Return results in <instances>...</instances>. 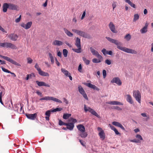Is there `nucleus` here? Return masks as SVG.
<instances>
[{
    "label": "nucleus",
    "mask_w": 153,
    "mask_h": 153,
    "mask_svg": "<svg viewBox=\"0 0 153 153\" xmlns=\"http://www.w3.org/2000/svg\"><path fill=\"white\" fill-rule=\"evenodd\" d=\"M40 100H45L46 101L51 100L54 102L62 103V102L61 100H59L57 98L54 97H52L46 96L45 97H42L39 99Z\"/></svg>",
    "instance_id": "f03ea898"
},
{
    "label": "nucleus",
    "mask_w": 153,
    "mask_h": 153,
    "mask_svg": "<svg viewBox=\"0 0 153 153\" xmlns=\"http://www.w3.org/2000/svg\"><path fill=\"white\" fill-rule=\"evenodd\" d=\"M51 112V109L47 111L45 113V115L47 116L50 117Z\"/></svg>",
    "instance_id": "58836bf2"
},
{
    "label": "nucleus",
    "mask_w": 153,
    "mask_h": 153,
    "mask_svg": "<svg viewBox=\"0 0 153 153\" xmlns=\"http://www.w3.org/2000/svg\"><path fill=\"white\" fill-rule=\"evenodd\" d=\"M83 97L86 100H88V98L87 95V94L85 93H84V94H82Z\"/></svg>",
    "instance_id": "052dcab7"
},
{
    "label": "nucleus",
    "mask_w": 153,
    "mask_h": 153,
    "mask_svg": "<svg viewBox=\"0 0 153 153\" xmlns=\"http://www.w3.org/2000/svg\"><path fill=\"white\" fill-rule=\"evenodd\" d=\"M3 11L4 12H6L7 11V9H9V4L7 3H4L3 5Z\"/></svg>",
    "instance_id": "4be33fe9"
},
{
    "label": "nucleus",
    "mask_w": 153,
    "mask_h": 153,
    "mask_svg": "<svg viewBox=\"0 0 153 153\" xmlns=\"http://www.w3.org/2000/svg\"><path fill=\"white\" fill-rule=\"evenodd\" d=\"M9 9L12 10H17L18 7L17 5L9 3Z\"/></svg>",
    "instance_id": "f3484780"
},
{
    "label": "nucleus",
    "mask_w": 153,
    "mask_h": 153,
    "mask_svg": "<svg viewBox=\"0 0 153 153\" xmlns=\"http://www.w3.org/2000/svg\"><path fill=\"white\" fill-rule=\"evenodd\" d=\"M65 126L67 127V128H68V130L71 131L73 130L74 128V124H73V123H66V124H65Z\"/></svg>",
    "instance_id": "a211bd4d"
},
{
    "label": "nucleus",
    "mask_w": 153,
    "mask_h": 153,
    "mask_svg": "<svg viewBox=\"0 0 153 153\" xmlns=\"http://www.w3.org/2000/svg\"><path fill=\"white\" fill-rule=\"evenodd\" d=\"M114 108L115 109H117L119 111H121L122 110V108L119 106H115L114 107Z\"/></svg>",
    "instance_id": "e2e57ef3"
},
{
    "label": "nucleus",
    "mask_w": 153,
    "mask_h": 153,
    "mask_svg": "<svg viewBox=\"0 0 153 153\" xmlns=\"http://www.w3.org/2000/svg\"><path fill=\"white\" fill-rule=\"evenodd\" d=\"M85 85L87 86L90 88H92L94 90H96L97 91H99V89L97 88L94 85H93L90 83H85L84 84Z\"/></svg>",
    "instance_id": "4468645a"
},
{
    "label": "nucleus",
    "mask_w": 153,
    "mask_h": 153,
    "mask_svg": "<svg viewBox=\"0 0 153 153\" xmlns=\"http://www.w3.org/2000/svg\"><path fill=\"white\" fill-rule=\"evenodd\" d=\"M1 68L2 70L4 72L7 73H11V72L4 68L1 67Z\"/></svg>",
    "instance_id": "c03bdc74"
},
{
    "label": "nucleus",
    "mask_w": 153,
    "mask_h": 153,
    "mask_svg": "<svg viewBox=\"0 0 153 153\" xmlns=\"http://www.w3.org/2000/svg\"><path fill=\"white\" fill-rule=\"evenodd\" d=\"M78 71L81 73H83V71L82 70V66L81 64H80L78 66Z\"/></svg>",
    "instance_id": "ea45409f"
},
{
    "label": "nucleus",
    "mask_w": 153,
    "mask_h": 153,
    "mask_svg": "<svg viewBox=\"0 0 153 153\" xmlns=\"http://www.w3.org/2000/svg\"><path fill=\"white\" fill-rule=\"evenodd\" d=\"M105 62L106 64L108 65H110L111 64V61L110 60L106 59L105 61Z\"/></svg>",
    "instance_id": "4d7b16f0"
},
{
    "label": "nucleus",
    "mask_w": 153,
    "mask_h": 153,
    "mask_svg": "<svg viewBox=\"0 0 153 153\" xmlns=\"http://www.w3.org/2000/svg\"><path fill=\"white\" fill-rule=\"evenodd\" d=\"M32 75H33L34 74H28L27 75V77L25 78V79L26 80H27L30 78H31V77L32 76Z\"/></svg>",
    "instance_id": "37998d69"
},
{
    "label": "nucleus",
    "mask_w": 153,
    "mask_h": 153,
    "mask_svg": "<svg viewBox=\"0 0 153 153\" xmlns=\"http://www.w3.org/2000/svg\"><path fill=\"white\" fill-rule=\"evenodd\" d=\"M130 141L132 142H134L135 143H140V141L139 140H136L134 139L133 140H130Z\"/></svg>",
    "instance_id": "8fccbe9b"
},
{
    "label": "nucleus",
    "mask_w": 153,
    "mask_h": 153,
    "mask_svg": "<svg viewBox=\"0 0 153 153\" xmlns=\"http://www.w3.org/2000/svg\"><path fill=\"white\" fill-rule=\"evenodd\" d=\"M61 70L62 72L64 74V75L66 76H68V75L70 74V73H69V72L68 71H67L64 68H62L61 69Z\"/></svg>",
    "instance_id": "c85d7f7f"
},
{
    "label": "nucleus",
    "mask_w": 153,
    "mask_h": 153,
    "mask_svg": "<svg viewBox=\"0 0 153 153\" xmlns=\"http://www.w3.org/2000/svg\"><path fill=\"white\" fill-rule=\"evenodd\" d=\"M62 108H56L51 109V112H54L56 111H62Z\"/></svg>",
    "instance_id": "f704fd0d"
},
{
    "label": "nucleus",
    "mask_w": 153,
    "mask_h": 153,
    "mask_svg": "<svg viewBox=\"0 0 153 153\" xmlns=\"http://www.w3.org/2000/svg\"><path fill=\"white\" fill-rule=\"evenodd\" d=\"M131 35L129 34H128L125 36L124 38H131Z\"/></svg>",
    "instance_id": "338daca9"
},
{
    "label": "nucleus",
    "mask_w": 153,
    "mask_h": 153,
    "mask_svg": "<svg viewBox=\"0 0 153 153\" xmlns=\"http://www.w3.org/2000/svg\"><path fill=\"white\" fill-rule=\"evenodd\" d=\"M27 62L29 64H31L33 62V60L30 57L27 58Z\"/></svg>",
    "instance_id": "3c124183"
},
{
    "label": "nucleus",
    "mask_w": 153,
    "mask_h": 153,
    "mask_svg": "<svg viewBox=\"0 0 153 153\" xmlns=\"http://www.w3.org/2000/svg\"><path fill=\"white\" fill-rule=\"evenodd\" d=\"M64 30L65 33L70 37H72L73 36V34L71 32L69 31L66 28H64Z\"/></svg>",
    "instance_id": "a878e982"
},
{
    "label": "nucleus",
    "mask_w": 153,
    "mask_h": 153,
    "mask_svg": "<svg viewBox=\"0 0 153 153\" xmlns=\"http://www.w3.org/2000/svg\"><path fill=\"white\" fill-rule=\"evenodd\" d=\"M72 31L73 32L77 34L78 35H79V32L80 31L79 30H78L76 29H72Z\"/></svg>",
    "instance_id": "49530a36"
},
{
    "label": "nucleus",
    "mask_w": 153,
    "mask_h": 153,
    "mask_svg": "<svg viewBox=\"0 0 153 153\" xmlns=\"http://www.w3.org/2000/svg\"><path fill=\"white\" fill-rule=\"evenodd\" d=\"M148 25L147 23L145 24L144 27L140 30V32L142 33H144L147 31Z\"/></svg>",
    "instance_id": "5701e85b"
},
{
    "label": "nucleus",
    "mask_w": 153,
    "mask_h": 153,
    "mask_svg": "<svg viewBox=\"0 0 153 153\" xmlns=\"http://www.w3.org/2000/svg\"><path fill=\"white\" fill-rule=\"evenodd\" d=\"M84 109L85 112L88 111L90 112L92 114L94 115L98 118H100V116L97 114V113L93 109L89 107H86L85 105H84Z\"/></svg>",
    "instance_id": "423d86ee"
},
{
    "label": "nucleus",
    "mask_w": 153,
    "mask_h": 153,
    "mask_svg": "<svg viewBox=\"0 0 153 153\" xmlns=\"http://www.w3.org/2000/svg\"><path fill=\"white\" fill-rule=\"evenodd\" d=\"M0 56L4 59L7 60V61L10 62L11 63L14 64L16 65H17L18 66H21V65L19 64V63L13 60L12 59L9 58V57H8L7 56H3L1 55H0Z\"/></svg>",
    "instance_id": "0eeeda50"
},
{
    "label": "nucleus",
    "mask_w": 153,
    "mask_h": 153,
    "mask_svg": "<svg viewBox=\"0 0 153 153\" xmlns=\"http://www.w3.org/2000/svg\"><path fill=\"white\" fill-rule=\"evenodd\" d=\"M108 27L114 33H116L117 32L116 30L115 27L113 23L112 22H110L109 25Z\"/></svg>",
    "instance_id": "9d476101"
},
{
    "label": "nucleus",
    "mask_w": 153,
    "mask_h": 153,
    "mask_svg": "<svg viewBox=\"0 0 153 153\" xmlns=\"http://www.w3.org/2000/svg\"><path fill=\"white\" fill-rule=\"evenodd\" d=\"M109 126L110 127L111 129L114 131L116 129L114 126H112L111 124H109Z\"/></svg>",
    "instance_id": "0e129e2a"
},
{
    "label": "nucleus",
    "mask_w": 153,
    "mask_h": 153,
    "mask_svg": "<svg viewBox=\"0 0 153 153\" xmlns=\"http://www.w3.org/2000/svg\"><path fill=\"white\" fill-rule=\"evenodd\" d=\"M32 24V22L31 21L28 22L26 24L22 23L21 24V26L26 29L30 28Z\"/></svg>",
    "instance_id": "1a4fd4ad"
},
{
    "label": "nucleus",
    "mask_w": 153,
    "mask_h": 153,
    "mask_svg": "<svg viewBox=\"0 0 153 153\" xmlns=\"http://www.w3.org/2000/svg\"><path fill=\"white\" fill-rule=\"evenodd\" d=\"M108 39L110 42L116 45L117 46V48L122 51L128 53L132 54H136L137 53V51L134 50L121 46L120 45H121V43L116 39Z\"/></svg>",
    "instance_id": "f257e3e1"
},
{
    "label": "nucleus",
    "mask_w": 153,
    "mask_h": 153,
    "mask_svg": "<svg viewBox=\"0 0 153 153\" xmlns=\"http://www.w3.org/2000/svg\"><path fill=\"white\" fill-rule=\"evenodd\" d=\"M0 47L6 48H9L12 49H14L16 48V46L14 45L11 43L9 42H0Z\"/></svg>",
    "instance_id": "20e7f679"
},
{
    "label": "nucleus",
    "mask_w": 153,
    "mask_h": 153,
    "mask_svg": "<svg viewBox=\"0 0 153 153\" xmlns=\"http://www.w3.org/2000/svg\"><path fill=\"white\" fill-rule=\"evenodd\" d=\"M141 115L143 117H147V118L146 119V121L148 120L149 119V117L147 115L146 113H142L141 114Z\"/></svg>",
    "instance_id": "4c0bfd02"
},
{
    "label": "nucleus",
    "mask_w": 153,
    "mask_h": 153,
    "mask_svg": "<svg viewBox=\"0 0 153 153\" xmlns=\"http://www.w3.org/2000/svg\"><path fill=\"white\" fill-rule=\"evenodd\" d=\"M63 53L64 56L66 57L67 56L68 51L67 49H64L63 50Z\"/></svg>",
    "instance_id": "e433bc0d"
},
{
    "label": "nucleus",
    "mask_w": 153,
    "mask_h": 153,
    "mask_svg": "<svg viewBox=\"0 0 153 153\" xmlns=\"http://www.w3.org/2000/svg\"><path fill=\"white\" fill-rule=\"evenodd\" d=\"M99 135L100 138L102 140H103L105 139V136L103 131H100L99 133Z\"/></svg>",
    "instance_id": "b1692460"
},
{
    "label": "nucleus",
    "mask_w": 153,
    "mask_h": 153,
    "mask_svg": "<svg viewBox=\"0 0 153 153\" xmlns=\"http://www.w3.org/2000/svg\"><path fill=\"white\" fill-rule=\"evenodd\" d=\"M78 90L81 94H82L85 93V91L81 85H79L78 87Z\"/></svg>",
    "instance_id": "7c9ffc66"
},
{
    "label": "nucleus",
    "mask_w": 153,
    "mask_h": 153,
    "mask_svg": "<svg viewBox=\"0 0 153 153\" xmlns=\"http://www.w3.org/2000/svg\"><path fill=\"white\" fill-rule=\"evenodd\" d=\"M115 134H116V135H120V133H119L118 130L116 129L115 130H114V131Z\"/></svg>",
    "instance_id": "69168bd1"
},
{
    "label": "nucleus",
    "mask_w": 153,
    "mask_h": 153,
    "mask_svg": "<svg viewBox=\"0 0 153 153\" xmlns=\"http://www.w3.org/2000/svg\"><path fill=\"white\" fill-rule=\"evenodd\" d=\"M112 124L116 126H117L123 130H125V128L123 127L122 125L118 122L114 121L112 122Z\"/></svg>",
    "instance_id": "2eb2a0df"
},
{
    "label": "nucleus",
    "mask_w": 153,
    "mask_h": 153,
    "mask_svg": "<svg viewBox=\"0 0 153 153\" xmlns=\"http://www.w3.org/2000/svg\"><path fill=\"white\" fill-rule=\"evenodd\" d=\"M112 6L113 7V10H114L116 6V3L114 2L112 4Z\"/></svg>",
    "instance_id": "774afa93"
},
{
    "label": "nucleus",
    "mask_w": 153,
    "mask_h": 153,
    "mask_svg": "<svg viewBox=\"0 0 153 153\" xmlns=\"http://www.w3.org/2000/svg\"><path fill=\"white\" fill-rule=\"evenodd\" d=\"M10 38H15L16 37H18L17 35L15 34H10L9 36Z\"/></svg>",
    "instance_id": "a19ab883"
},
{
    "label": "nucleus",
    "mask_w": 153,
    "mask_h": 153,
    "mask_svg": "<svg viewBox=\"0 0 153 153\" xmlns=\"http://www.w3.org/2000/svg\"><path fill=\"white\" fill-rule=\"evenodd\" d=\"M71 114H64L63 115V118L64 119H67L69 117L71 116Z\"/></svg>",
    "instance_id": "2f4dec72"
},
{
    "label": "nucleus",
    "mask_w": 153,
    "mask_h": 153,
    "mask_svg": "<svg viewBox=\"0 0 153 153\" xmlns=\"http://www.w3.org/2000/svg\"><path fill=\"white\" fill-rule=\"evenodd\" d=\"M78 35L83 37L86 38H88L89 37L88 34H87L85 32L81 30H80Z\"/></svg>",
    "instance_id": "412c9836"
},
{
    "label": "nucleus",
    "mask_w": 153,
    "mask_h": 153,
    "mask_svg": "<svg viewBox=\"0 0 153 153\" xmlns=\"http://www.w3.org/2000/svg\"><path fill=\"white\" fill-rule=\"evenodd\" d=\"M86 10H85L83 12V13H82V17H81V20L83 19H84V18L85 17V14H86Z\"/></svg>",
    "instance_id": "13d9d810"
},
{
    "label": "nucleus",
    "mask_w": 153,
    "mask_h": 153,
    "mask_svg": "<svg viewBox=\"0 0 153 153\" xmlns=\"http://www.w3.org/2000/svg\"><path fill=\"white\" fill-rule=\"evenodd\" d=\"M126 101L130 104H132L133 103V101L131 96L129 94H127L126 95Z\"/></svg>",
    "instance_id": "6ab92c4d"
},
{
    "label": "nucleus",
    "mask_w": 153,
    "mask_h": 153,
    "mask_svg": "<svg viewBox=\"0 0 153 153\" xmlns=\"http://www.w3.org/2000/svg\"><path fill=\"white\" fill-rule=\"evenodd\" d=\"M106 103L108 104L112 105H123L122 103L117 101H109L107 102Z\"/></svg>",
    "instance_id": "dca6fc26"
},
{
    "label": "nucleus",
    "mask_w": 153,
    "mask_h": 153,
    "mask_svg": "<svg viewBox=\"0 0 153 153\" xmlns=\"http://www.w3.org/2000/svg\"><path fill=\"white\" fill-rule=\"evenodd\" d=\"M2 92H0V102L2 105H4V103L2 100Z\"/></svg>",
    "instance_id": "864d4df0"
},
{
    "label": "nucleus",
    "mask_w": 153,
    "mask_h": 153,
    "mask_svg": "<svg viewBox=\"0 0 153 153\" xmlns=\"http://www.w3.org/2000/svg\"><path fill=\"white\" fill-rule=\"evenodd\" d=\"M136 137L138 139L137 140H139L140 141L141 140H143L142 136L140 134H137L136 136Z\"/></svg>",
    "instance_id": "79ce46f5"
},
{
    "label": "nucleus",
    "mask_w": 153,
    "mask_h": 153,
    "mask_svg": "<svg viewBox=\"0 0 153 153\" xmlns=\"http://www.w3.org/2000/svg\"><path fill=\"white\" fill-rule=\"evenodd\" d=\"M72 31L73 32L77 34L78 35H79V32L80 31L79 30H78L76 29H72Z\"/></svg>",
    "instance_id": "a18cd8bd"
},
{
    "label": "nucleus",
    "mask_w": 153,
    "mask_h": 153,
    "mask_svg": "<svg viewBox=\"0 0 153 153\" xmlns=\"http://www.w3.org/2000/svg\"><path fill=\"white\" fill-rule=\"evenodd\" d=\"M111 82L112 83H115L119 85H120L122 84L121 82L118 77H116L113 78L111 81Z\"/></svg>",
    "instance_id": "9b49d317"
},
{
    "label": "nucleus",
    "mask_w": 153,
    "mask_h": 153,
    "mask_svg": "<svg viewBox=\"0 0 153 153\" xmlns=\"http://www.w3.org/2000/svg\"><path fill=\"white\" fill-rule=\"evenodd\" d=\"M90 49L93 55L96 56L98 58H102V56L99 54L98 52L93 48L91 47Z\"/></svg>",
    "instance_id": "6e6552de"
},
{
    "label": "nucleus",
    "mask_w": 153,
    "mask_h": 153,
    "mask_svg": "<svg viewBox=\"0 0 153 153\" xmlns=\"http://www.w3.org/2000/svg\"><path fill=\"white\" fill-rule=\"evenodd\" d=\"M77 128L78 130L81 132L85 131V128L84 126L82 124H79L77 126Z\"/></svg>",
    "instance_id": "aec40b11"
},
{
    "label": "nucleus",
    "mask_w": 153,
    "mask_h": 153,
    "mask_svg": "<svg viewBox=\"0 0 153 153\" xmlns=\"http://www.w3.org/2000/svg\"><path fill=\"white\" fill-rule=\"evenodd\" d=\"M69 121L71 122L70 123H73V124H74L77 122V121L75 119H74L73 118L71 117L70 118Z\"/></svg>",
    "instance_id": "473e14b6"
},
{
    "label": "nucleus",
    "mask_w": 153,
    "mask_h": 153,
    "mask_svg": "<svg viewBox=\"0 0 153 153\" xmlns=\"http://www.w3.org/2000/svg\"><path fill=\"white\" fill-rule=\"evenodd\" d=\"M62 44V42L56 40L53 42V44L54 45H60Z\"/></svg>",
    "instance_id": "c756f323"
},
{
    "label": "nucleus",
    "mask_w": 153,
    "mask_h": 153,
    "mask_svg": "<svg viewBox=\"0 0 153 153\" xmlns=\"http://www.w3.org/2000/svg\"><path fill=\"white\" fill-rule=\"evenodd\" d=\"M125 1L126 3H128L130 6H131V5L133 3L130 0H125Z\"/></svg>",
    "instance_id": "680f3d73"
},
{
    "label": "nucleus",
    "mask_w": 153,
    "mask_h": 153,
    "mask_svg": "<svg viewBox=\"0 0 153 153\" xmlns=\"http://www.w3.org/2000/svg\"><path fill=\"white\" fill-rule=\"evenodd\" d=\"M102 75L103 77L105 78L106 76V71L105 70H103L102 71Z\"/></svg>",
    "instance_id": "6e6d98bb"
},
{
    "label": "nucleus",
    "mask_w": 153,
    "mask_h": 153,
    "mask_svg": "<svg viewBox=\"0 0 153 153\" xmlns=\"http://www.w3.org/2000/svg\"><path fill=\"white\" fill-rule=\"evenodd\" d=\"M35 67L37 70L38 72L41 70V69L40 68L39 66L37 63L36 64L35 66Z\"/></svg>",
    "instance_id": "de8ad7c7"
},
{
    "label": "nucleus",
    "mask_w": 153,
    "mask_h": 153,
    "mask_svg": "<svg viewBox=\"0 0 153 153\" xmlns=\"http://www.w3.org/2000/svg\"><path fill=\"white\" fill-rule=\"evenodd\" d=\"M21 18V15H20L18 18L16 19L15 20V22L16 23H18V22H19L20 21Z\"/></svg>",
    "instance_id": "bf43d9fd"
},
{
    "label": "nucleus",
    "mask_w": 153,
    "mask_h": 153,
    "mask_svg": "<svg viewBox=\"0 0 153 153\" xmlns=\"http://www.w3.org/2000/svg\"><path fill=\"white\" fill-rule=\"evenodd\" d=\"M36 82L39 86H45L48 87H50V85L49 84H46L44 82L39 81H36Z\"/></svg>",
    "instance_id": "ddd939ff"
},
{
    "label": "nucleus",
    "mask_w": 153,
    "mask_h": 153,
    "mask_svg": "<svg viewBox=\"0 0 153 153\" xmlns=\"http://www.w3.org/2000/svg\"><path fill=\"white\" fill-rule=\"evenodd\" d=\"M2 92H0V102L2 105H4V103L2 100Z\"/></svg>",
    "instance_id": "5fc2aeb1"
},
{
    "label": "nucleus",
    "mask_w": 153,
    "mask_h": 153,
    "mask_svg": "<svg viewBox=\"0 0 153 153\" xmlns=\"http://www.w3.org/2000/svg\"><path fill=\"white\" fill-rule=\"evenodd\" d=\"M139 16L138 14H135L134 15V17L133 19L134 22H135L139 18Z\"/></svg>",
    "instance_id": "c9c22d12"
},
{
    "label": "nucleus",
    "mask_w": 153,
    "mask_h": 153,
    "mask_svg": "<svg viewBox=\"0 0 153 153\" xmlns=\"http://www.w3.org/2000/svg\"><path fill=\"white\" fill-rule=\"evenodd\" d=\"M82 60L85 63L86 65H88L90 63V61L88 59H87L86 58L84 57H82Z\"/></svg>",
    "instance_id": "72a5a7b5"
},
{
    "label": "nucleus",
    "mask_w": 153,
    "mask_h": 153,
    "mask_svg": "<svg viewBox=\"0 0 153 153\" xmlns=\"http://www.w3.org/2000/svg\"><path fill=\"white\" fill-rule=\"evenodd\" d=\"M79 135L82 138H85L87 136L88 134L86 132L83 131L80 133Z\"/></svg>",
    "instance_id": "bb28decb"
},
{
    "label": "nucleus",
    "mask_w": 153,
    "mask_h": 153,
    "mask_svg": "<svg viewBox=\"0 0 153 153\" xmlns=\"http://www.w3.org/2000/svg\"><path fill=\"white\" fill-rule=\"evenodd\" d=\"M102 58H98V59L97 58H94L92 59V62L95 63H100L102 62Z\"/></svg>",
    "instance_id": "cd10ccee"
},
{
    "label": "nucleus",
    "mask_w": 153,
    "mask_h": 153,
    "mask_svg": "<svg viewBox=\"0 0 153 153\" xmlns=\"http://www.w3.org/2000/svg\"><path fill=\"white\" fill-rule=\"evenodd\" d=\"M39 74L40 75L44 76H49V74L47 72H45L41 70L39 72Z\"/></svg>",
    "instance_id": "393cba45"
},
{
    "label": "nucleus",
    "mask_w": 153,
    "mask_h": 153,
    "mask_svg": "<svg viewBox=\"0 0 153 153\" xmlns=\"http://www.w3.org/2000/svg\"><path fill=\"white\" fill-rule=\"evenodd\" d=\"M26 116L28 119L31 120H34L37 117V113H35L32 114H26Z\"/></svg>",
    "instance_id": "f8f14e48"
},
{
    "label": "nucleus",
    "mask_w": 153,
    "mask_h": 153,
    "mask_svg": "<svg viewBox=\"0 0 153 153\" xmlns=\"http://www.w3.org/2000/svg\"><path fill=\"white\" fill-rule=\"evenodd\" d=\"M59 125L60 126H62V125L65 126V124H66V123H65L63 122L62 120H60L59 121Z\"/></svg>",
    "instance_id": "603ef678"
},
{
    "label": "nucleus",
    "mask_w": 153,
    "mask_h": 153,
    "mask_svg": "<svg viewBox=\"0 0 153 153\" xmlns=\"http://www.w3.org/2000/svg\"><path fill=\"white\" fill-rule=\"evenodd\" d=\"M75 45L78 48H73L72 50L73 51L78 53H81V48L80 39H76Z\"/></svg>",
    "instance_id": "7ed1b4c3"
},
{
    "label": "nucleus",
    "mask_w": 153,
    "mask_h": 153,
    "mask_svg": "<svg viewBox=\"0 0 153 153\" xmlns=\"http://www.w3.org/2000/svg\"><path fill=\"white\" fill-rule=\"evenodd\" d=\"M101 51L104 55H105L107 54L108 51L106 50L105 49L103 48L102 50Z\"/></svg>",
    "instance_id": "09e8293b"
},
{
    "label": "nucleus",
    "mask_w": 153,
    "mask_h": 153,
    "mask_svg": "<svg viewBox=\"0 0 153 153\" xmlns=\"http://www.w3.org/2000/svg\"><path fill=\"white\" fill-rule=\"evenodd\" d=\"M134 97L136 100L139 103H141V95L140 91L138 90H134L133 91Z\"/></svg>",
    "instance_id": "39448f33"
}]
</instances>
